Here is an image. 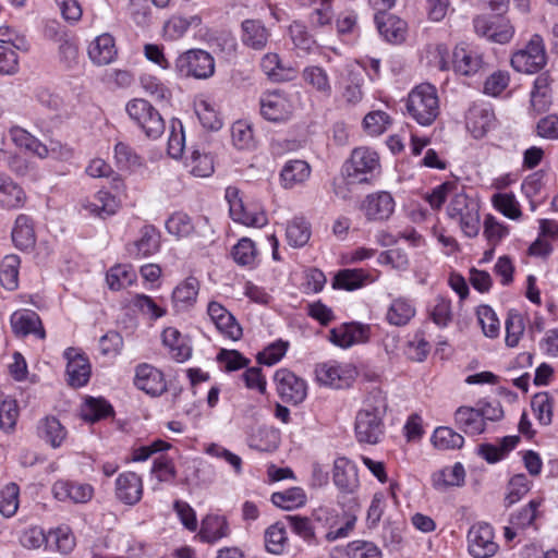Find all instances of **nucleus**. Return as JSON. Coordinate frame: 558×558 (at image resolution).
Masks as SVG:
<instances>
[{
    "mask_svg": "<svg viewBox=\"0 0 558 558\" xmlns=\"http://www.w3.org/2000/svg\"><path fill=\"white\" fill-rule=\"evenodd\" d=\"M409 116L423 126L430 125L439 114L437 88L429 83L414 87L407 99Z\"/></svg>",
    "mask_w": 558,
    "mask_h": 558,
    "instance_id": "obj_1",
    "label": "nucleus"
},
{
    "mask_svg": "<svg viewBox=\"0 0 558 558\" xmlns=\"http://www.w3.org/2000/svg\"><path fill=\"white\" fill-rule=\"evenodd\" d=\"M379 167V157L376 151L365 147L355 148L350 160L343 166L345 184L369 183Z\"/></svg>",
    "mask_w": 558,
    "mask_h": 558,
    "instance_id": "obj_2",
    "label": "nucleus"
},
{
    "mask_svg": "<svg viewBox=\"0 0 558 558\" xmlns=\"http://www.w3.org/2000/svg\"><path fill=\"white\" fill-rule=\"evenodd\" d=\"M386 404L384 401L377 405H367L357 412L355 417V436L359 442L375 445L384 435V415Z\"/></svg>",
    "mask_w": 558,
    "mask_h": 558,
    "instance_id": "obj_3",
    "label": "nucleus"
},
{
    "mask_svg": "<svg viewBox=\"0 0 558 558\" xmlns=\"http://www.w3.org/2000/svg\"><path fill=\"white\" fill-rule=\"evenodd\" d=\"M480 206L477 202L464 193H457L447 207L450 219L459 222L461 230L469 238H474L480 231Z\"/></svg>",
    "mask_w": 558,
    "mask_h": 558,
    "instance_id": "obj_4",
    "label": "nucleus"
},
{
    "mask_svg": "<svg viewBox=\"0 0 558 558\" xmlns=\"http://www.w3.org/2000/svg\"><path fill=\"white\" fill-rule=\"evenodd\" d=\"M126 111L147 137L155 140L165 132V121L149 101L142 98L132 99L126 105Z\"/></svg>",
    "mask_w": 558,
    "mask_h": 558,
    "instance_id": "obj_5",
    "label": "nucleus"
},
{
    "mask_svg": "<svg viewBox=\"0 0 558 558\" xmlns=\"http://www.w3.org/2000/svg\"><path fill=\"white\" fill-rule=\"evenodd\" d=\"M175 71L181 77L206 80L215 72V61L207 51L191 49L177 58Z\"/></svg>",
    "mask_w": 558,
    "mask_h": 558,
    "instance_id": "obj_6",
    "label": "nucleus"
},
{
    "mask_svg": "<svg viewBox=\"0 0 558 558\" xmlns=\"http://www.w3.org/2000/svg\"><path fill=\"white\" fill-rule=\"evenodd\" d=\"M259 105L260 114L271 122L289 120L294 109L290 95L280 89L263 93Z\"/></svg>",
    "mask_w": 558,
    "mask_h": 558,
    "instance_id": "obj_7",
    "label": "nucleus"
},
{
    "mask_svg": "<svg viewBox=\"0 0 558 558\" xmlns=\"http://www.w3.org/2000/svg\"><path fill=\"white\" fill-rule=\"evenodd\" d=\"M547 62L542 37L532 38L524 49L513 53L512 68L522 73H535L542 70Z\"/></svg>",
    "mask_w": 558,
    "mask_h": 558,
    "instance_id": "obj_8",
    "label": "nucleus"
},
{
    "mask_svg": "<svg viewBox=\"0 0 558 558\" xmlns=\"http://www.w3.org/2000/svg\"><path fill=\"white\" fill-rule=\"evenodd\" d=\"M317 380L325 386L342 389L352 385L356 369L350 364L327 362L318 364L315 369Z\"/></svg>",
    "mask_w": 558,
    "mask_h": 558,
    "instance_id": "obj_9",
    "label": "nucleus"
},
{
    "mask_svg": "<svg viewBox=\"0 0 558 558\" xmlns=\"http://www.w3.org/2000/svg\"><path fill=\"white\" fill-rule=\"evenodd\" d=\"M276 390L283 402L301 403L307 395V386L304 379L287 368H280L275 373Z\"/></svg>",
    "mask_w": 558,
    "mask_h": 558,
    "instance_id": "obj_10",
    "label": "nucleus"
},
{
    "mask_svg": "<svg viewBox=\"0 0 558 558\" xmlns=\"http://www.w3.org/2000/svg\"><path fill=\"white\" fill-rule=\"evenodd\" d=\"M469 553L475 558H489L498 550L493 527L487 523L474 524L468 533Z\"/></svg>",
    "mask_w": 558,
    "mask_h": 558,
    "instance_id": "obj_11",
    "label": "nucleus"
},
{
    "mask_svg": "<svg viewBox=\"0 0 558 558\" xmlns=\"http://www.w3.org/2000/svg\"><path fill=\"white\" fill-rule=\"evenodd\" d=\"M395 199L389 192L380 191L366 195L360 209L369 221L387 220L395 210Z\"/></svg>",
    "mask_w": 558,
    "mask_h": 558,
    "instance_id": "obj_12",
    "label": "nucleus"
},
{
    "mask_svg": "<svg viewBox=\"0 0 558 558\" xmlns=\"http://www.w3.org/2000/svg\"><path fill=\"white\" fill-rule=\"evenodd\" d=\"M226 197L230 206V216L235 222L255 228H262L267 223V217L263 211L247 210L242 198L239 197L238 189L228 187L226 191Z\"/></svg>",
    "mask_w": 558,
    "mask_h": 558,
    "instance_id": "obj_13",
    "label": "nucleus"
},
{
    "mask_svg": "<svg viewBox=\"0 0 558 558\" xmlns=\"http://www.w3.org/2000/svg\"><path fill=\"white\" fill-rule=\"evenodd\" d=\"M64 357L68 360L66 374L68 383L72 387L85 386L90 377V364L84 354L74 348H68L64 351Z\"/></svg>",
    "mask_w": 558,
    "mask_h": 558,
    "instance_id": "obj_14",
    "label": "nucleus"
},
{
    "mask_svg": "<svg viewBox=\"0 0 558 558\" xmlns=\"http://www.w3.org/2000/svg\"><path fill=\"white\" fill-rule=\"evenodd\" d=\"M371 328L361 323H345L330 330L329 340L341 348H349L355 343L366 342Z\"/></svg>",
    "mask_w": 558,
    "mask_h": 558,
    "instance_id": "obj_15",
    "label": "nucleus"
},
{
    "mask_svg": "<svg viewBox=\"0 0 558 558\" xmlns=\"http://www.w3.org/2000/svg\"><path fill=\"white\" fill-rule=\"evenodd\" d=\"M134 385L153 397L160 396L167 389L162 372L146 363L136 367Z\"/></svg>",
    "mask_w": 558,
    "mask_h": 558,
    "instance_id": "obj_16",
    "label": "nucleus"
},
{
    "mask_svg": "<svg viewBox=\"0 0 558 558\" xmlns=\"http://www.w3.org/2000/svg\"><path fill=\"white\" fill-rule=\"evenodd\" d=\"M140 233V239L126 246L129 256L134 259L149 257L160 248V233L154 226H144Z\"/></svg>",
    "mask_w": 558,
    "mask_h": 558,
    "instance_id": "obj_17",
    "label": "nucleus"
},
{
    "mask_svg": "<svg viewBox=\"0 0 558 558\" xmlns=\"http://www.w3.org/2000/svg\"><path fill=\"white\" fill-rule=\"evenodd\" d=\"M208 316L217 329L231 340H239L242 337V328L234 316L220 303L210 302L207 307Z\"/></svg>",
    "mask_w": 558,
    "mask_h": 558,
    "instance_id": "obj_18",
    "label": "nucleus"
},
{
    "mask_svg": "<svg viewBox=\"0 0 558 558\" xmlns=\"http://www.w3.org/2000/svg\"><path fill=\"white\" fill-rule=\"evenodd\" d=\"M332 478L343 494H353L360 485L355 464L344 457L335 460Z\"/></svg>",
    "mask_w": 558,
    "mask_h": 558,
    "instance_id": "obj_19",
    "label": "nucleus"
},
{
    "mask_svg": "<svg viewBox=\"0 0 558 558\" xmlns=\"http://www.w3.org/2000/svg\"><path fill=\"white\" fill-rule=\"evenodd\" d=\"M52 494L60 501L85 504L92 499L94 488L89 484L61 480L53 484Z\"/></svg>",
    "mask_w": 558,
    "mask_h": 558,
    "instance_id": "obj_20",
    "label": "nucleus"
},
{
    "mask_svg": "<svg viewBox=\"0 0 558 558\" xmlns=\"http://www.w3.org/2000/svg\"><path fill=\"white\" fill-rule=\"evenodd\" d=\"M143 495V483L134 472L121 473L116 480V496L125 505L137 504Z\"/></svg>",
    "mask_w": 558,
    "mask_h": 558,
    "instance_id": "obj_21",
    "label": "nucleus"
},
{
    "mask_svg": "<svg viewBox=\"0 0 558 558\" xmlns=\"http://www.w3.org/2000/svg\"><path fill=\"white\" fill-rule=\"evenodd\" d=\"M494 112L485 105H473L465 117L466 129L475 138L483 137L494 125Z\"/></svg>",
    "mask_w": 558,
    "mask_h": 558,
    "instance_id": "obj_22",
    "label": "nucleus"
},
{
    "mask_svg": "<svg viewBox=\"0 0 558 558\" xmlns=\"http://www.w3.org/2000/svg\"><path fill=\"white\" fill-rule=\"evenodd\" d=\"M482 65L483 58L480 52L463 43L456 46L452 53V66L457 73L472 75L478 72Z\"/></svg>",
    "mask_w": 558,
    "mask_h": 558,
    "instance_id": "obj_23",
    "label": "nucleus"
},
{
    "mask_svg": "<svg viewBox=\"0 0 558 558\" xmlns=\"http://www.w3.org/2000/svg\"><path fill=\"white\" fill-rule=\"evenodd\" d=\"M474 29L478 35H510L514 33L510 20L500 13L476 16Z\"/></svg>",
    "mask_w": 558,
    "mask_h": 558,
    "instance_id": "obj_24",
    "label": "nucleus"
},
{
    "mask_svg": "<svg viewBox=\"0 0 558 558\" xmlns=\"http://www.w3.org/2000/svg\"><path fill=\"white\" fill-rule=\"evenodd\" d=\"M162 343L169 349L171 357L179 362L187 361L192 355L190 339L183 336L178 329L167 327L162 331Z\"/></svg>",
    "mask_w": 558,
    "mask_h": 558,
    "instance_id": "obj_25",
    "label": "nucleus"
},
{
    "mask_svg": "<svg viewBox=\"0 0 558 558\" xmlns=\"http://www.w3.org/2000/svg\"><path fill=\"white\" fill-rule=\"evenodd\" d=\"M11 326L13 332L19 337H25L29 333L38 338H45V330L37 313L33 311L15 312L11 316Z\"/></svg>",
    "mask_w": 558,
    "mask_h": 558,
    "instance_id": "obj_26",
    "label": "nucleus"
},
{
    "mask_svg": "<svg viewBox=\"0 0 558 558\" xmlns=\"http://www.w3.org/2000/svg\"><path fill=\"white\" fill-rule=\"evenodd\" d=\"M454 424L457 428L462 430L469 436H476L485 432L484 420L476 408L472 407H459L454 414Z\"/></svg>",
    "mask_w": 558,
    "mask_h": 558,
    "instance_id": "obj_27",
    "label": "nucleus"
},
{
    "mask_svg": "<svg viewBox=\"0 0 558 558\" xmlns=\"http://www.w3.org/2000/svg\"><path fill=\"white\" fill-rule=\"evenodd\" d=\"M26 201L24 190L9 175L0 173V207L3 209L21 208Z\"/></svg>",
    "mask_w": 558,
    "mask_h": 558,
    "instance_id": "obj_28",
    "label": "nucleus"
},
{
    "mask_svg": "<svg viewBox=\"0 0 558 558\" xmlns=\"http://www.w3.org/2000/svg\"><path fill=\"white\" fill-rule=\"evenodd\" d=\"M90 61L96 65H106L114 61L118 50L114 37H94L87 48Z\"/></svg>",
    "mask_w": 558,
    "mask_h": 558,
    "instance_id": "obj_29",
    "label": "nucleus"
},
{
    "mask_svg": "<svg viewBox=\"0 0 558 558\" xmlns=\"http://www.w3.org/2000/svg\"><path fill=\"white\" fill-rule=\"evenodd\" d=\"M14 245L22 250L32 248L35 245L36 236L33 220L26 215H19L12 230Z\"/></svg>",
    "mask_w": 558,
    "mask_h": 558,
    "instance_id": "obj_30",
    "label": "nucleus"
},
{
    "mask_svg": "<svg viewBox=\"0 0 558 558\" xmlns=\"http://www.w3.org/2000/svg\"><path fill=\"white\" fill-rule=\"evenodd\" d=\"M311 174V168L304 160H290L288 161L281 172L280 178L282 185L286 189H292L296 184H301L308 179Z\"/></svg>",
    "mask_w": 558,
    "mask_h": 558,
    "instance_id": "obj_31",
    "label": "nucleus"
},
{
    "mask_svg": "<svg viewBox=\"0 0 558 558\" xmlns=\"http://www.w3.org/2000/svg\"><path fill=\"white\" fill-rule=\"evenodd\" d=\"M312 235L311 223L303 217L290 220L286 228V239L292 247H303Z\"/></svg>",
    "mask_w": 558,
    "mask_h": 558,
    "instance_id": "obj_32",
    "label": "nucleus"
},
{
    "mask_svg": "<svg viewBox=\"0 0 558 558\" xmlns=\"http://www.w3.org/2000/svg\"><path fill=\"white\" fill-rule=\"evenodd\" d=\"M198 280L194 277H189L179 284L173 293L172 301L178 311H185L194 304L198 294Z\"/></svg>",
    "mask_w": 558,
    "mask_h": 558,
    "instance_id": "obj_33",
    "label": "nucleus"
},
{
    "mask_svg": "<svg viewBox=\"0 0 558 558\" xmlns=\"http://www.w3.org/2000/svg\"><path fill=\"white\" fill-rule=\"evenodd\" d=\"M229 527L225 518L219 515H207L202 521L198 536L206 543H215L228 536Z\"/></svg>",
    "mask_w": 558,
    "mask_h": 558,
    "instance_id": "obj_34",
    "label": "nucleus"
},
{
    "mask_svg": "<svg viewBox=\"0 0 558 558\" xmlns=\"http://www.w3.org/2000/svg\"><path fill=\"white\" fill-rule=\"evenodd\" d=\"M38 435L53 448H58L65 439L66 430L54 416H47L39 422Z\"/></svg>",
    "mask_w": 558,
    "mask_h": 558,
    "instance_id": "obj_35",
    "label": "nucleus"
},
{
    "mask_svg": "<svg viewBox=\"0 0 558 558\" xmlns=\"http://www.w3.org/2000/svg\"><path fill=\"white\" fill-rule=\"evenodd\" d=\"M86 210L101 218L116 214L119 201L107 191H99L94 199L83 205Z\"/></svg>",
    "mask_w": 558,
    "mask_h": 558,
    "instance_id": "obj_36",
    "label": "nucleus"
},
{
    "mask_svg": "<svg viewBox=\"0 0 558 558\" xmlns=\"http://www.w3.org/2000/svg\"><path fill=\"white\" fill-rule=\"evenodd\" d=\"M303 80L311 85L318 94L329 98L332 87L327 72L320 66H307L303 71Z\"/></svg>",
    "mask_w": 558,
    "mask_h": 558,
    "instance_id": "obj_37",
    "label": "nucleus"
},
{
    "mask_svg": "<svg viewBox=\"0 0 558 558\" xmlns=\"http://www.w3.org/2000/svg\"><path fill=\"white\" fill-rule=\"evenodd\" d=\"M415 315V308L413 304L403 298H399L392 301L387 312V320L389 324L395 326L407 325Z\"/></svg>",
    "mask_w": 558,
    "mask_h": 558,
    "instance_id": "obj_38",
    "label": "nucleus"
},
{
    "mask_svg": "<svg viewBox=\"0 0 558 558\" xmlns=\"http://www.w3.org/2000/svg\"><path fill=\"white\" fill-rule=\"evenodd\" d=\"M136 280V274L129 265H117L111 267L106 276L108 287L112 291H119L132 286Z\"/></svg>",
    "mask_w": 558,
    "mask_h": 558,
    "instance_id": "obj_39",
    "label": "nucleus"
},
{
    "mask_svg": "<svg viewBox=\"0 0 558 558\" xmlns=\"http://www.w3.org/2000/svg\"><path fill=\"white\" fill-rule=\"evenodd\" d=\"M374 21L380 35H402L408 32V23L391 13H375Z\"/></svg>",
    "mask_w": 558,
    "mask_h": 558,
    "instance_id": "obj_40",
    "label": "nucleus"
},
{
    "mask_svg": "<svg viewBox=\"0 0 558 558\" xmlns=\"http://www.w3.org/2000/svg\"><path fill=\"white\" fill-rule=\"evenodd\" d=\"M266 550L274 555H280L284 551L288 543L287 531L283 522H276L265 531Z\"/></svg>",
    "mask_w": 558,
    "mask_h": 558,
    "instance_id": "obj_41",
    "label": "nucleus"
},
{
    "mask_svg": "<svg viewBox=\"0 0 558 558\" xmlns=\"http://www.w3.org/2000/svg\"><path fill=\"white\" fill-rule=\"evenodd\" d=\"M434 446L441 450L460 449L464 444V437L448 426H439L432 436Z\"/></svg>",
    "mask_w": 558,
    "mask_h": 558,
    "instance_id": "obj_42",
    "label": "nucleus"
},
{
    "mask_svg": "<svg viewBox=\"0 0 558 558\" xmlns=\"http://www.w3.org/2000/svg\"><path fill=\"white\" fill-rule=\"evenodd\" d=\"M271 502L284 510L302 507L306 502V494L301 487H291L271 495Z\"/></svg>",
    "mask_w": 558,
    "mask_h": 558,
    "instance_id": "obj_43",
    "label": "nucleus"
},
{
    "mask_svg": "<svg viewBox=\"0 0 558 558\" xmlns=\"http://www.w3.org/2000/svg\"><path fill=\"white\" fill-rule=\"evenodd\" d=\"M113 413V409L110 403H108L102 398H93L89 397L86 399L84 405L82 407V417L87 422H97L101 418L108 417Z\"/></svg>",
    "mask_w": 558,
    "mask_h": 558,
    "instance_id": "obj_44",
    "label": "nucleus"
},
{
    "mask_svg": "<svg viewBox=\"0 0 558 558\" xmlns=\"http://www.w3.org/2000/svg\"><path fill=\"white\" fill-rule=\"evenodd\" d=\"M19 267L20 258L16 255H7L0 266V283L1 286L13 291L19 287Z\"/></svg>",
    "mask_w": 558,
    "mask_h": 558,
    "instance_id": "obj_45",
    "label": "nucleus"
},
{
    "mask_svg": "<svg viewBox=\"0 0 558 558\" xmlns=\"http://www.w3.org/2000/svg\"><path fill=\"white\" fill-rule=\"evenodd\" d=\"M362 84L363 78L360 74L349 73L341 92V100L348 107H354L363 99Z\"/></svg>",
    "mask_w": 558,
    "mask_h": 558,
    "instance_id": "obj_46",
    "label": "nucleus"
},
{
    "mask_svg": "<svg viewBox=\"0 0 558 558\" xmlns=\"http://www.w3.org/2000/svg\"><path fill=\"white\" fill-rule=\"evenodd\" d=\"M366 278L367 275L362 269H342L335 276L332 287L352 291L361 288Z\"/></svg>",
    "mask_w": 558,
    "mask_h": 558,
    "instance_id": "obj_47",
    "label": "nucleus"
},
{
    "mask_svg": "<svg viewBox=\"0 0 558 558\" xmlns=\"http://www.w3.org/2000/svg\"><path fill=\"white\" fill-rule=\"evenodd\" d=\"M465 477L464 468L461 463H456L453 466L445 469L433 475V483L436 488H444L448 486H460L463 484Z\"/></svg>",
    "mask_w": 558,
    "mask_h": 558,
    "instance_id": "obj_48",
    "label": "nucleus"
},
{
    "mask_svg": "<svg viewBox=\"0 0 558 558\" xmlns=\"http://www.w3.org/2000/svg\"><path fill=\"white\" fill-rule=\"evenodd\" d=\"M506 344L510 348H514L519 344V341L525 330V324L523 316L517 311H510L508 313L506 323Z\"/></svg>",
    "mask_w": 558,
    "mask_h": 558,
    "instance_id": "obj_49",
    "label": "nucleus"
},
{
    "mask_svg": "<svg viewBox=\"0 0 558 558\" xmlns=\"http://www.w3.org/2000/svg\"><path fill=\"white\" fill-rule=\"evenodd\" d=\"M186 166L190 167V172L193 175L206 178L214 172V158L206 153L195 149L192 151Z\"/></svg>",
    "mask_w": 558,
    "mask_h": 558,
    "instance_id": "obj_50",
    "label": "nucleus"
},
{
    "mask_svg": "<svg viewBox=\"0 0 558 558\" xmlns=\"http://www.w3.org/2000/svg\"><path fill=\"white\" fill-rule=\"evenodd\" d=\"M531 408L542 425H549L553 420V400L547 392L536 393Z\"/></svg>",
    "mask_w": 558,
    "mask_h": 558,
    "instance_id": "obj_51",
    "label": "nucleus"
},
{
    "mask_svg": "<svg viewBox=\"0 0 558 558\" xmlns=\"http://www.w3.org/2000/svg\"><path fill=\"white\" fill-rule=\"evenodd\" d=\"M202 19L198 15L183 17L175 15L166 25L165 29L169 33L183 34L186 32L201 33Z\"/></svg>",
    "mask_w": 558,
    "mask_h": 558,
    "instance_id": "obj_52",
    "label": "nucleus"
},
{
    "mask_svg": "<svg viewBox=\"0 0 558 558\" xmlns=\"http://www.w3.org/2000/svg\"><path fill=\"white\" fill-rule=\"evenodd\" d=\"M19 486L14 483L7 485L0 492V513L5 518L12 517L19 508Z\"/></svg>",
    "mask_w": 558,
    "mask_h": 558,
    "instance_id": "obj_53",
    "label": "nucleus"
},
{
    "mask_svg": "<svg viewBox=\"0 0 558 558\" xmlns=\"http://www.w3.org/2000/svg\"><path fill=\"white\" fill-rule=\"evenodd\" d=\"M232 256L236 264L251 266L255 262L256 250L254 242L248 238H242L232 250Z\"/></svg>",
    "mask_w": 558,
    "mask_h": 558,
    "instance_id": "obj_54",
    "label": "nucleus"
},
{
    "mask_svg": "<svg viewBox=\"0 0 558 558\" xmlns=\"http://www.w3.org/2000/svg\"><path fill=\"white\" fill-rule=\"evenodd\" d=\"M166 228L169 233L178 238H184L192 233L194 226L191 218L184 213H174L166 221Z\"/></svg>",
    "mask_w": 558,
    "mask_h": 558,
    "instance_id": "obj_55",
    "label": "nucleus"
},
{
    "mask_svg": "<svg viewBox=\"0 0 558 558\" xmlns=\"http://www.w3.org/2000/svg\"><path fill=\"white\" fill-rule=\"evenodd\" d=\"M284 519L291 530L304 541L313 542L315 539V526L310 518L301 515H286Z\"/></svg>",
    "mask_w": 558,
    "mask_h": 558,
    "instance_id": "obj_56",
    "label": "nucleus"
},
{
    "mask_svg": "<svg viewBox=\"0 0 558 558\" xmlns=\"http://www.w3.org/2000/svg\"><path fill=\"white\" fill-rule=\"evenodd\" d=\"M530 490V481L525 474H517L508 484V494L505 498L506 506H511L520 500Z\"/></svg>",
    "mask_w": 558,
    "mask_h": 558,
    "instance_id": "obj_57",
    "label": "nucleus"
},
{
    "mask_svg": "<svg viewBox=\"0 0 558 558\" xmlns=\"http://www.w3.org/2000/svg\"><path fill=\"white\" fill-rule=\"evenodd\" d=\"M478 322L486 337L496 338L499 333V320L496 313L488 305H483L477 311Z\"/></svg>",
    "mask_w": 558,
    "mask_h": 558,
    "instance_id": "obj_58",
    "label": "nucleus"
},
{
    "mask_svg": "<svg viewBox=\"0 0 558 558\" xmlns=\"http://www.w3.org/2000/svg\"><path fill=\"white\" fill-rule=\"evenodd\" d=\"M289 343L278 340L257 354V362L267 366L278 363L286 354Z\"/></svg>",
    "mask_w": 558,
    "mask_h": 558,
    "instance_id": "obj_59",
    "label": "nucleus"
},
{
    "mask_svg": "<svg viewBox=\"0 0 558 558\" xmlns=\"http://www.w3.org/2000/svg\"><path fill=\"white\" fill-rule=\"evenodd\" d=\"M494 206L510 219H518L521 216L519 203L512 194L500 193L493 197Z\"/></svg>",
    "mask_w": 558,
    "mask_h": 558,
    "instance_id": "obj_60",
    "label": "nucleus"
},
{
    "mask_svg": "<svg viewBox=\"0 0 558 558\" xmlns=\"http://www.w3.org/2000/svg\"><path fill=\"white\" fill-rule=\"evenodd\" d=\"M217 361L223 365L225 371L234 372L248 365L250 360L236 350L222 349L217 355Z\"/></svg>",
    "mask_w": 558,
    "mask_h": 558,
    "instance_id": "obj_61",
    "label": "nucleus"
},
{
    "mask_svg": "<svg viewBox=\"0 0 558 558\" xmlns=\"http://www.w3.org/2000/svg\"><path fill=\"white\" fill-rule=\"evenodd\" d=\"M542 500L533 499L524 508L511 515L510 522L513 526L524 529L533 523L537 517V509Z\"/></svg>",
    "mask_w": 558,
    "mask_h": 558,
    "instance_id": "obj_62",
    "label": "nucleus"
},
{
    "mask_svg": "<svg viewBox=\"0 0 558 558\" xmlns=\"http://www.w3.org/2000/svg\"><path fill=\"white\" fill-rule=\"evenodd\" d=\"M196 114L202 125L207 130L216 131L219 130L222 125L218 113L205 100H202L197 104Z\"/></svg>",
    "mask_w": 558,
    "mask_h": 558,
    "instance_id": "obj_63",
    "label": "nucleus"
},
{
    "mask_svg": "<svg viewBox=\"0 0 558 558\" xmlns=\"http://www.w3.org/2000/svg\"><path fill=\"white\" fill-rule=\"evenodd\" d=\"M351 558H381L380 549L372 542L353 541L348 545Z\"/></svg>",
    "mask_w": 558,
    "mask_h": 558,
    "instance_id": "obj_64",
    "label": "nucleus"
}]
</instances>
